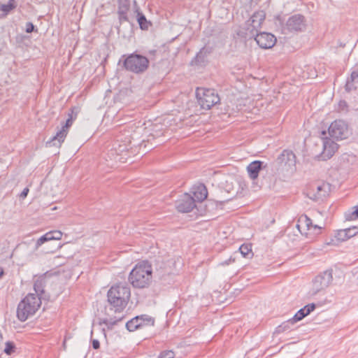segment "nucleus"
Masks as SVG:
<instances>
[{
    "label": "nucleus",
    "mask_w": 358,
    "mask_h": 358,
    "mask_svg": "<svg viewBox=\"0 0 358 358\" xmlns=\"http://www.w3.org/2000/svg\"><path fill=\"white\" fill-rule=\"evenodd\" d=\"M121 63L127 71L138 74L147 70L150 62L146 57L133 53L122 55L119 60V64Z\"/></svg>",
    "instance_id": "6"
},
{
    "label": "nucleus",
    "mask_w": 358,
    "mask_h": 358,
    "mask_svg": "<svg viewBox=\"0 0 358 358\" xmlns=\"http://www.w3.org/2000/svg\"><path fill=\"white\" fill-rule=\"evenodd\" d=\"M92 348L95 350H97L100 347V343H99V341L96 339H94L92 340Z\"/></svg>",
    "instance_id": "39"
},
{
    "label": "nucleus",
    "mask_w": 358,
    "mask_h": 358,
    "mask_svg": "<svg viewBox=\"0 0 358 358\" xmlns=\"http://www.w3.org/2000/svg\"><path fill=\"white\" fill-rule=\"evenodd\" d=\"M295 155L292 151L284 150L278 157V160L288 166H293L295 164Z\"/></svg>",
    "instance_id": "23"
},
{
    "label": "nucleus",
    "mask_w": 358,
    "mask_h": 358,
    "mask_svg": "<svg viewBox=\"0 0 358 358\" xmlns=\"http://www.w3.org/2000/svg\"><path fill=\"white\" fill-rule=\"evenodd\" d=\"M45 284V279L44 278H39L35 282L34 285V289L35 291L36 296L42 299V295L44 293V287Z\"/></svg>",
    "instance_id": "24"
},
{
    "label": "nucleus",
    "mask_w": 358,
    "mask_h": 358,
    "mask_svg": "<svg viewBox=\"0 0 358 358\" xmlns=\"http://www.w3.org/2000/svg\"><path fill=\"white\" fill-rule=\"evenodd\" d=\"M358 109V104L349 105L345 101H340L338 104V110L342 113H347L351 111H356Z\"/></svg>",
    "instance_id": "25"
},
{
    "label": "nucleus",
    "mask_w": 358,
    "mask_h": 358,
    "mask_svg": "<svg viewBox=\"0 0 358 358\" xmlns=\"http://www.w3.org/2000/svg\"><path fill=\"white\" fill-rule=\"evenodd\" d=\"M121 319H118V320H113V319H106V320H103L102 323L105 324L107 326H109V325H114L118 321H120Z\"/></svg>",
    "instance_id": "37"
},
{
    "label": "nucleus",
    "mask_w": 358,
    "mask_h": 358,
    "mask_svg": "<svg viewBox=\"0 0 358 358\" xmlns=\"http://www.w3.org/2000/svg\"><path fill=\"white\" fill-rule=\"evenodd\" d=\"M74 109L72 110L71 113L69 114V117L66 120V123L62 127L57 131L55 136H54L50 141L47 142V145L50 146H60L62 143L64 142L66 134L68 133L69 128L71 126L73 117V114Z\"/></svg>",
    "instance_id": "10"
},
{
    "label": "nucleus",
    "mask_w": 358,
    "mask_h": 358,
    "mask_svg": "<svg viewBox=\"0 0 358 358\" xmlns=\"http://www.w3.org/2000/svg\"><path fill=\"white\" fill-rule=\"evenodd\" d=\"M15 348V346L13 342L8 341L6 343V347L4 349L5 353L7 355H10L12 352H14Z\"/></svg>",
    "instance_id": "34"
},
{
    "label": "nucleus",
    "mask_w": 358,
    "mask_h": 358,
    "mask_svg": "<svg viewBox=\"0 0 358 358\" xmlns=\"http://www.w3.org/2000/svg\"><path fill=\"white\" fill-rule=\"evenodd\" d=\"M0 358H1V357H0Z\"/></svg>",
    "instance_id": "43"
},
{
    "label": "nucleus",
    "mask_w": 358,
    "mask_h": 358,
    "mask_svg": "<svg viewBox=\"0 0 358 358\" xmlns=\"http://www.w3.org/2000/svg\"><path fill=\"white\" fill-rule=\"evenodd\" d=\"M329 189V184L322 183L320 184H313L310 188L307 190L306 196L313 200V201H319L322 199L327 194V192Z\"/></svg>",
    "instance_id": "11"
},
{
    "label": "nucleus",
    "mask_w": 358,
    "mask_h": 358,
    "mask_svg": "<svg viewBox=\"0 0 358 358\" xmlns=\"http://www.w3.org/2000/svg\"><path fill=\"white\" fill-rule=\"evenodd\" d=\"M315 307L316 306L314 303L305 306L303 308L297 311V313L292 318V321L296 323L301 320L303 318L313 312L315 309Z\"/></svg>",
    "instance_id": "18"
},
{
    "label": "nucleus",
    "mask_w": 358,
    "mask_h": 358,
    "mask_svg": "<svg viewBox=\"0 0 358 358\" xmlns=\"http://www.w3.org/2000/svg\"><path fill=\"white\" fill-rule=\"evenodd\" d=\"M345 229L348 234V239L358 234V228L357 227H349Z\"/></svg>",
    "instance_id": "35"
},
{
    "label": "nucleus",
    "mask_w": 358,
    "mask_h": 358,
    "mask_svg": "<svg viewBox=\"0 0 358 358\" xmlns=\"http://www.w3.org/2000/svg\"><path fill=\"white\" fill-rule=\"evenodd\" d=\"M196 96L199 104L206 110L210 109L220 101L217 93L213 89L197 88Z\"/></svg>",
    "instance_id": "8"
},
{
    "label": "nucleus",
    "mask_w": 358,
    "mask_h": 358,
    "mask_svg": "<svg viewBox=\"0 0 358 358\" xmlns=\"http://www.w3.org/2000/svg\"><path fill=\"white\" fill-rule=\"evenodd\" d=\"M115 152L117 157L115 159L121 161L122 159H126L125 157L128 155L129 149L125 145H120L118 149H115Z\"/></svg>",
    "instance_id": "27"
},
{
    "label": "nucleus",
    "mask_w": 358,
    "mask_h": 358,
    "mask_svg": "<svg viewBox=\"0 0 358 358\" xmlns=\"http://www.w3.org/2000/svg\"><path fill=\"white\" fill-rule=\"evenodd\" d=\"M62 236V233L60 231L55 230L47 232L37 240L35 245V250H38V248L45 242L52 240H60Z\"/></svg>",
    "instance_id": "15"
},
{
    "label": "nucleus",
    "mask_w": 358,
    "mask_h": 358,
    "mask_svg": "<svg viewBox=\"0 0 358 358\" xmlns=\"http://www.w3.org/2000/svg\"><path fill=\"white\" fill-rule=\"evenodd\" d=\"M295 322L292 321V318L288 320L287 321L282 323L279 325L275 330V332L278 334L282 333L285 331H287L291 329V325H293Z\"/></svg>",
    "instance_id": "31"
},
{
    "label": "nucleus",
    "mask_w": 358,
    "mask_h": 358,
    "mask_svg": "<svg viewBox=\"0 0 358 358\" xmlns=\"http://www.w3.org/2000/svg\"><path fill=\"white\" fill-rule=\"evenodd\" d=\"M150 263L152 264L154 276L160 280H166V277L173 272L176 261L170 257H158Z\"/></svg>",
    "instance_id": "7"
},
{
    "label": "nucleus",
    "mask_w": 358,
    "mask_h": 358,
    "mask_svg": "<svg viewBox=\"0 0 358 358\" xmlns=\"http://www.w3.org/2000/svg\"><path fill=\"white\" fill-rule=\"evenodd\" d=\"M16 6L17 5L15 3V0H9L8 3L0 5V10L3 12L4 15H6L12 10L15 9Z\"/></svg>",
    "instance_id": "28"
},
{
    "label": "nucleus",
    "mask_w": 358,
    "mask_h": 358,
    "mask_svg": "<svg viewBox=\"0 0 358 358\" xmlns=\"http://www.w3.org/2000/svg\"><path fill=\"white\" fill-rule=\"evenodd\" d=\"M345 218L346 220H355L358 219V206L352 208L350 210L345 213Z\"/></svg>",
    "instance_id": "30"
},
{
    "label": "nucleus",
    "mask_w": 358,
    "mask_h": 358,
    "mask_svg": "<svg viewBox=\"0 0 358 358\" xmlns=\"http://www.w3.org/2000/svg\"><path fill=\"white\" fill-rule=\"evenodd\" d=\"M195 206L194 199L187 194H185L182 198L176 203V208L181 213L190 212Z\"/></svg>",
    "instance_id": "14"
},
{
    "label": "nucleus",
    "mask_w": 358,
    "mask_h": 358,
    "mask_svg": "<svg viewBox=\"0 0 358 358\" xmlns=\"http://www.w3.org/2000/svg\"><path fill=\"white\" fill-rule=\"evenodd\" d=\"M3 268L0 266V278L3 275Z\"/></svg>",
    "instance_id": "42"
},
{
    "label": "nucleus",
    "mask_w": 358,
    "mask_h": 358,
    "mask_svg": "<svg viewBox=\"0 0 358 358\" xmlns=\"http://www.w3.org/2000/svg\"><path fill=\"white\" fill-rule=\"evenodd\" d=\"M34 29H35V27H34V25L31 22H27L26 23V29H25V31H26L27 33L30 34V33L33 32L34 31Z\"/></svg>",
    "instance_id": "38"
},
{
    "label": "nucleus",
    "mask_w": 358,
    "mask_h": 358,
    "mask_svg": "<svg viewBox=\"0 0 358 358\" xmlns=\"http://www.w3.org/2000/svg\"><path fill=\"white\" fill-rule=\"evenodd\" d=\"M239 251L243 257H249L252 255V247L249 244H243L239 248Z\"/></svg>",
    "instance_id": "33"
},
{
    "label": "nucleus",
    "mask_w": 358,
    "mask_h": 358,
    "mask_svg": "<svg viewBox=\"0 0 358 358\" xmlns=\"http://www.w3.org/2000/svg\"><path fill=\"white\" fill-rule=\"evenodd\" d=\"M41 298L33 293L28 294L18 304L17 317L21 322L34 315L41 306Z\"/></svg>",
    "instance_id": "5"
},
{
    "label": "nucleus",
    "mask_w": 358,
    "mask_h": 358,
    "mask_svg": "<svg viewBox=\"0 0 358 358\" xmlns=\"http://www.w3.org/2000/svg\"><path fill=\"white\" fill-rule=\"evenodd\" d=\"M234 262V259H232L231 258H230L228 261H226V262L222 263V265H224V264L228 265L229 264V262Z\"/></svg>",
    "instance_id": "41"
},
{
    "label": "nucleus",
    "mask_w": 358,
    "mask_h": 358,
    "mask_svg": "<svg viewBox=\"0 0 358 358\" xmlns=\"http://www.w3.org/2000/svg\"><path fill=\"white\" fill-rule=\"evenodd\" d=\"M297 228L301 232H302L301 229H303V230L306 229L307 230L313 229L314 231H320L322 227H319L318 225H313L312 223V220L307 215H302L299 219Z\"/></svg>",
    "instance_id": "16"
},
{
    "label": "nucleus",
    "mask_w": 358,
    "mask_h": 358,
    "mask_svg": "<svg viewBox=\"0 0 358 358\" xmlns=\"http://www.w3.org/2000/svg\"><path fill=\"white\" fill-rule=\"evenodd\" d=\"M154 319L148 315L136 316L126 323V327L129 331H134L145 325H154Z\"/></svg>",
    "instance_id": "13"
},
{
    "label": "nucleus",
    "mask_w": 358,
    "mask_h": 358,
    "mask_svg": "<svg viewBox=\"0 0 358 358\" xmlns=\"http://www.w3.org/2000/svg\"><path fill=\"white\" fill-rule=\"evenodd\" d=\"M193 195L194 201L196 200L199 202L203 201L206 199L208 195V191L204 185H199L193 189Z\"/></svg>",
    "instance_id": "22"
},
{
    "label": "nucleus",
    "mask_w": 358,
    "mask_h": 358,
    "mask_svg": "<svg viewBox=\"0 0 358 358\" xmlns=\"http://www.w3.org/2000/svg\"><path fill=\"white\" fill-rule=\"evenodd\" d=\"M350 135L348 124L341 120L334 121L328 128V133L322 131L320 138L322 141L323 151L322 157L324 160L331 158L338 150V145L334 140L339 141L348 138Z\"/></svg>",
    "instance_id": "1"
},
{
    "label": "nucleus",
    "mask_w": 358,
    "mask_h": 358,
    "mask_svg": "<svg viewBox=\"0 0 358 358\" xmlns=\"http://www.w3.org/2000/svg\"><path fill=\"white\" fill-rule=\"evenodd\" d=\"M348 239V234L345 231V229H341L336 231L334 235V238L331 239L330 242H328V245H336L338 242L345 241Z\"/></svg>",
    "instance_id": "26"
},
{
    "label": "nucleus",
    "mask_w": 358,
    "mask_h": 358,
    "mask_svg": "<svg viewBox=\"0 0 358 358\" xmlns=\"http://www.w3.org/2000/svg\"><path fill=\"white\" fill-rule=\"evenodd\" d=\"M175 356V354L171 350H167L162 352L158 358H173Z\"/></svg>",
    "instance_id": "36"
},
{
    "label": "nucleus",
    "mask_w": 358,
    "mask_h": 358,
    "mask_svg": "<svg viewBox=\"0 0 358 358\" xmlns=\"http://www.w3.org/2000/svg\"><path fill=\"white\" fill-rule=\"evenodd\" d=\"M143 129L144 128L141 126L140 127H137L136 129L134 131V133L131 134L129 139V143L131 145L130 149H132L133 147H136L137 145L141 147L144 145V147H146V145L144 143V140L141 141L140 139V135Z\"/></svg>",
    "instance_id": "17"
},
{
    "label": "nucleus",
    "mask_w": 358,
    "mask_h": 358,
    "mask_svg": "<svg viewBox=\"0 0 358 358\" xmlns=\"http://www.w3.org/2000/svg\"><path fill=\"white\" fill-rule=\"evenodd\" d=\"M262 166L263 162L260 161H254L248 166L247 171L251 179L255 180L258 177Z\"/></svg>",
    "instance_id": "21"
},
{
    "label": "nucleus",
    "mask_w": 358,
    "mask_h": 358,
    "mask_svg": "<svg viewBox=\"0 0 358 358\" xmlns=\"http://www.w3.org/2000/svg\"><path fill=\"white\" fill-rule=\"evenodd\" d=\"M28 193L29 189L27 187L24 188L20 195V198L24 199L27 196Z\"/></svg>",
    "instance_id": "40"
},
{
    "label": "nucleus",
    "mask_w": 358,
    "mask_h": 358,
    "mask_svg": "<svg viewBox=\"0 0 358 358\" xmlns=\"http://www.w3.org/2000/svg\"><path fill=\"white\" fill-rule=\"evenodd\" d=\"M333 280L332 271L327 270L318 275L313 281L312 289L310 292L311 295H315L320 291L329 286Z\"/></svg>",
    "instance_id": "9"
},
{
    "label": "nucleus",
    "mask_w": 358,
    "mask_h": 358,
    "mask_svg": "<svg viewBox=\"0 0 358 358\" xmlns=\"http://www.w3.org/2000/svg\"><path fill=\"white\" fill-rule=\"evenodd\" d=\"M129 3L122 4L119 6L118 14L120 20H127V11L129 10Z\"/></svg>",
    "instance_id": "32"
},
{
    "label": "nucleus",
    "mask_w": 358,
    "mask_h": 358,
    "mask_svg": "<svg viewBox=\"0 0 358 358\" xmlns=\"http://www.w3.org/2000/svg\"><path fill=\"white\" fill-rule=\"evenodd\" d=\"M306 27L305 17L300 14H295L289 17L286 22V29L289 31H302Z\"/></svg>",
    "instance_id": "12"
},
{
    "label": "nucleus",
    "mask_w": 358,
    "mask_h": 358,
    "mask_svg": "<svg viewBox=\"0 0 358 358\" xmlns=\"http://www.w3.org/2000/svg\"><path fill=\"white\" fill-rule=\"evenodd\" d=\"M153 275L152 264L149 261H142L136 264L129 275V282L137 289L148 287Z\"/></svg>",
    "instance_id": "3"
},
{
    "label": "nucleus",
    "mask_w": 358,
    "mask_h": 358,
    "mask_svg": "<svg viewBox=\"0 0 358 358\" xmlns=\"http://www.w3.org/2000/svg\"><path fill=\"white\" fill-rule=\"evenodd\" d=\"M211 50L209 48L203 47L196 55L194 59L192 61V64L196 65H203L207 61V57L210 53Z\"/></svg>",
    "instance_id": "20"
},
{
    "label": "nucleus",
    "mask_w": 358,
    "mask_h": 358,
    "mask_svg": "<svg viewBox=\"0 0 358 358\" xmlns=\"http://www.w3.org/2000/svg\"><path fill=\"white\" fill-rule=\"evenodd\" d=\"M358 89V71H354L352 72L351 76L348 78L345 90L347 92H352Z\"/></svg>",
    "instance_id": "19"
},
{
    "label": "nucleus",
    "mask_w": 358,
    "mask_h": 358,
    "mask_svg": "<svg viewBox=\"0 0 358 358\" xmlns=\"http://www.w3.org/2000/svg\"><path fill=\"white\" fill-rule=\"evenodd\" d=\"M131 296L129 286L120 282L112 286L108 292V301L115 312L122 311L127 306Z\"/></svg>",
    "instance_id": "4"
},
{
    "label": "nucleus",
    "mask_w": 358,
    "mask_h": 358,
    "mask_svg": "<svg viewBox=\"0 0 358 358\" xmlns=\"http://www.w3.org/2000/svg\"><path fill=\"white\" fill-rule=\"evenodd\" d=\"M137 21H138L141 29H143V30L148 29L149 26L150 25V23L146 20L145 16L143 13H138Z\"/></svg>",
    "instance_id": "29"
},
{
    "label": "nucleus",
    "mask_w": 358,
    "mask_h": 358,
    "mask_svg": "<svg viewBox=\"0 0 358 358\" xmlns=\"http://www.w3.org/2000/svg\"><path fill=\"white\" fill-rule=\"evenodd\" d=\"M264 19L265 15L262 11L255 13L246 23L245 37L248 38H254L260 48L268 49L275 45L276 38L270 33H257Z\"/></svg>",
    "instance_id": "2"
}]
</instances>
